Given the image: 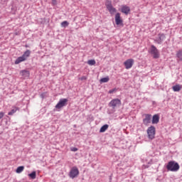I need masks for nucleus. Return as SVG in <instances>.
Wrapping results in <instances>:
<instances>
[{"label":"nucleus","mask_w":182,"mask_h":182,"mask_svg":"<svg viewBox=\"0 0 182 182\" xmlns=\"http://www.w3.org/2000/svg\"><path fill=\"white\" fill-rule=\"evenodd\" d=\"M159 43H161L164 39H166V36L164 34H159Z\"/></svg>","instance_id":"aec40b11"},{"label":"nucleus","mask_w":182,"mask_h":182,"mask_svg":"<svg viewBox=\"0 0 182 182\" xmlns=\"http://www.w3.org/2000/svg\"><path fill=\"white\" fill-rule=\"evenodd\" d=\"M70 178H76L79 176V169L77 167L74 166L71 168L69 174Z\"/></svg>","instance_id":"20e7f679"},{"label":"nucleus","mask_w":182,"mask_h":182,"mask_svg":"<svg viewBox=\"0 0 182 182\" xmlns=\"http://www.w3.org/2000/svg\"><path fill=\"white\" fill-rule=\"evenodd\" d=\"M115 23L116 25H121L123 26V19L120 17V13H117L115 15Z\"/></svg>","instance_id":"9d476101"},{"label":"nucleus","mask_w":182,"mask_h":182,"mask_svg":"<svg viewBox=\"0 0 182 182\" xmlns=\"http://www.w3.org/2000/svg\"><path fill=\"white\" fill-rule=\"evenodd\" d=\"M18 110H19V107H13V109L11 110V112H9L8 113L9 116H12L13 114H14V113H16V112H18Z\"/></svg>","instance_id":"2eb2a0df"},{"label":"nucleus","mask_w":182,"mask_h":182,"mask_svg":"<svg viewBox=\"0 0 182 182\" xmlns=\"http://www.w3.org/2000/svg\"><path fill=\"white\" fill-rule=\"evenodd\" d=\"M25 60H26V58L21 55L15 60V65H19V63L25 62Z\"/></svg>","instance_id":"ddd939ff"},{"label":"nucleus","mask_w":182,"mask_h":182,"mask_svg":"<svg viewBox=\"0 0 182 182\" xmlns=\"http://www.w3.org/2000/svg\"><path fill=\"white\" fill-rule=\"evenodd\" d=\"M20 74L21 75V76H23V77H29L31 73H29V71L23 70H21L20 72Z\"/></svg>","instance_id":"4468645a"},{"label":"nucleus","mask_w":182,"mask_h":182,"mask_svg":"<svg viewBox=\"0 0 182 182\" xmlns=\"http://www.w3.org/2000/svg\"><path fill=\"white\" fill-rule=\"evenodd\" d=\"M176 56H177V58H178V59H180L181 60H182V50H179L176 53Z\"/></svg>","instance_id":"5701e85b"},{"label":"nucleus","mask_w":182,"mask_h":182,"mask_svg":"<svg viewBox=\"0 0 182 182\" xmlns=\"http://www.w3.org/2000/svg\"><path fill=\"white\" fill-rule=\"evenodd\" d=\"M28 177L32 178V180H35V178H36V171H33L31 173H29Z\"/></svg>","instance_id":"412c9836"},{"label":"nucleus","mask_w":182,"mask_h":182,"mask_svg":"<svg viewBox=\"0 0 182 182\" xmlns=\"http://www.w3.org/2000/svg\"><path fill=\"white\" fill-rule=\"evenodd\" d=\"M124 65L126 69H132L133 65H134V60L129 58L124 63Z\"/></svg>","instance_id":"1a4fd4ad"},{"label":"nucleus","mask_w":182,"mask_h":182,"mask_svg":"<svg viewBox=\"0 0 182 182\" xmlns=\"http://www.w3.org/2000/svg\"><path fill=\"white\" fill-rule=\"evenodd\" d=\"M56 4H57L56 0H52V4L53 5H56Z\"/></svg>","instance_id":"7c9ffc66"},{"label":"nucleus","mask_w":182,"mask_h":182,"mask_svg":"<svg viewBox=\"0 0 182 182\" xmlns=\"http://www.w3.org/2000/svg\"><path fill=\"white\" fill-rule=\"evenodd\" d=\"M109 77H103L100 80V82L101 83H107V82H109Z\"/></svg>","instance_id":"b1692460"},{"label":"nucleus","mask_w":182,"mask_h":182,"mask_svg":"<svg viewBox=\"0 0 182 182\" xmlns=\"http://www.w3.org/2000/svg\"><path fill=\"white\" fill-rule=\"evenodd\" d=\"M26 58V60L31 56V50H27L25 51V53L21 55Z\"/></svg>","instance_id":"a211bd4d"},{"label":"nucleus","mask_w":182,"mask_h":182,"mask_svg":"<svg viewBox=\"0 0 182 182\" xmlns=\"http://www.w3.org/2000/svg\"><path fill=\"white\" fill-rule=\"evenodd\" d=\"M26 48H28V46H26Z\"/></svg>","instance_id":"2f4dec72"},{"label":"nucleus","mask_w":182,"mask_h":182,"mask_svg":"<svg viewBox=\"0 0 182 182\" xmlns=\"http://www.w3.org/2000/svg\"><path fill=\"white\" fill-rule=\"evenodd\" d=\"M68 100L66 98L60 99L58 104L55 105V109H62L68 105Z\"/></svg>","instance_id":"39448f33"},{"label":"nucleus","mask_w":182,"mask_h":182,"mask_svg":"<svg viewBox=\"0 0 182 182\" xmlns=\"http://www.w3.org/2000/svg\"><path fill=\"white\" fill-rule=\"evenodd\" d=\"M166 169L168 171H178L180 170V165L174 161H171L166 165Z\"/></svg>","instance_id":"f257e3e1"},{"label":"nucleus","mask_w":182,"mask_h":182,"mask_svg":"<svg viewBox=\"0 0 182 182\" xmlns=\"http://www.w3.org/2000/svg\"><path fill=\"white\" fill-rule=\"evenodd\" d=\"M4 116H5V113L1 112H0V120H1V119H2V117H4Z\"/></svg>","instance_id":"cd10ccee"},{"label":"nucleus","mask_w":182,"mask_h":182,"mask_svg":"<svg viewBox=\"0 0 182 182\" xmlns=\"http://www.w3.org/2000/svg\"><path fill=\"white\" fill-rule=\"evenodd\" d=\"M114 92H116V89L110 90L109 91V94H112V93H113Z\"/></svg>","instance_id":"c756f323"},{"label":"nucleus","mask_w":182,"mask_h":182,"mask_svg":"<svg viewBox=\"0 0 182 182\" xmlns=\"http://www.w3.org/2000/svg\"><path fill=\"white\" fill-rule=\"evenodd\" d=\"M71 151H77V148L76 147L71 148Z\"/></svg>","instance_id":"c85d7f7f"},{"label":"nucleus","mask_w":182,"mask_h":182,"mask_svg":"<svg viewBox=\"0 0 182 182\" xmlns=\"http://www.w3.org/2000/svg\"><path fill=\"white\" fill-rule=\"evenodd\" d=\"M152 124H157L160 122V117L159 114H154L152 117V120H151Z\"/></svg>","instance_id":"f8f14e48"},{"label":"nucleus","mask_w":182,"mask_h":182,"mask_svg":"<svg viewBox=\"0 0 182 182\" xmlns=\"http://www.w3.org/2000/svg\"><path fill=\"white\" fill-rule=\"evenodd\" d=\"M122 105V101L119 99H114L109 102V107H112V109H116L117 106H120Z\"/></svg>","instance_id":"6e6552de"},{"label":"nucleus","mask_w":182,"mask_h":182,"mask_svg":"<svg viewBox=\"0 0 182 182\" xmlns=\"http://www.w3.org/2000/svg\"><path fill=\"white\" fill-rule=\"evenodd\" d=\"M62 28H66V26H69V23L67 21H64L61 23Z\"/></svg>","instance_id":"393cba45"},{"label":"nucleus","mask_w":182,"mask_h":182,"mask_svg":"<svg viewBox=\"0 0 182 182\" xmlns=\"http://www.w3.org/2000/svg\"><path fill=\"white\" fill-rule=\"evenodd\" d=\"M108 129H109V125L105 124L100 128V133H105V132H106V130H107Z\"/></svg>","instance_id":"f3484780"},{"label":"nucleus","mask_w":182,"mask_h":182,"mask_svg":"<svg viewBox=\"0 0 182 182\" xmlns=\"http://www.w3.org/2000/svg\"><path fill=\"white\" fill-rule=\"evenodd\" d=\"M146 133L149 140L154 139L156 137V127L154 126L149 127L146 130Z\"/></svg>","instance_id":"f03ea898"},{"label":"nucleus","mask_w":182,"mask_h":182,"mask_svg":"<svg viewBox=\"0 0 182 182\" xmlns=\"http://www.w3.org/2000/svg\"><path fill=\"white\" fill-rule=\"evenodd\" d=\"M40 96L41 99H45V97H46V92L42 93Z\"/></svg>","instance_id":"bb28decb"},{"label":"nucleus","mask_w":182,"mask_h":182,"mask_svg":"<svg viewBox=\"0 0 182 182\" xmlns=\"http://www.w3.org/2000/svg\"><path fill=\"white\" fill-rule=\"evenodd\" d=\"M106 7L107 9L109 11V14H111V15H113V14H116L117 10L114 7H113V5H112V1H107L106 3Z\"/></svg>","instance_id":"0eeeda50"},{"label":"nucleus","mask_w":182,"mask_h":182,"mask_svg":"<svg viewBox=\"0 0 182 182\" xmlns=\"http://www.w3.org/2000/svg\"><path fill=\"white\" fill-rule=\"evenodd\" d=\"M80 80H87V77L86 76H82L79 78Z\"/></svg>","instance_id":"a878e982"},{"label":"nucleus","mask_w":182,"mask_h":182,"mask_svg":"<svg viewBox=\"0 0 182 182\" xmlns=\"http://www.w3.org/2000/svg\"><path fill=\"white\" fill-rule=\"evenodd\" d=\"M143 119V123L144 126H149L150 123H151V114H144Z\"/></svg>","instance_id":"423d86ee"},{"label":"nucleus","mask_w":182,"mask_h":182,"mask_svg":"<svg viewBox=\"0 0 182 182\" xmlns=\"http://www.w3.org/2000/svg\"><path fill=\"white\" fill-rule=\"evenodd\" d=\"M149 53L152 55L154 59H159V58H160V53L159 52L157 48H156L154 46H151Z\"/></svg>","instance_id":"7ed1b4c3"},{"label":"nucleus","mask_w":182,"mask_h":182,"mask_svg":"<svg viewBox=\"0 0 182 182\" xmlns=\"http://www.w3.org/2000/svg\"><path fill=\"white\" fill-rule=\"evenodd\" d=\"M87 65H90V66H95V65H96V60H89L87 61Z\"/></svg>","instance_id":"4be33fe9"},{"label":"nucleus","mask_w":182,"mask_h":182,"mask_svg":"<svg viewBox=\"0 0 182 182\" xmlns=\"http://www.w3.org/2000/svg\"><path fill=\"white\" fill-rule=\"evenodd\" d=\"M121 12H122V14H125V15H129L130 13V7L126 5L122 6Z\"/></svg>","instance_id":"9b49d317"},{"label":"nucleus","mask_w":182,"mask_h":182,"mask_svg":"<svg viewBox=\"0 0 182 182\" xmlns=\"http://www.w3.org/2000/svg\"><path fill=\"white\" fill-rule=\"evenodd\" d=\"M23 170H25V166H18L16 170V173H17L18 174L22 173V171H23Z\"/></svg>","instance_id":"6ab92c4d"},{"label":"nucleus","mask_w":182,"mask_h":182,"mask_svg":"<svg viewBox=\"0 0 182 182\" xmlns=\"http://www.w3.org/2000/svg\"><path fill=\"white\" fill-rule=\"evenodd\" d=\"M173 92H180V90H181L182 89V86L180 85H176L172 87Z\"/></svg>","instance_id":"dca6fc26"}]
</instances>
